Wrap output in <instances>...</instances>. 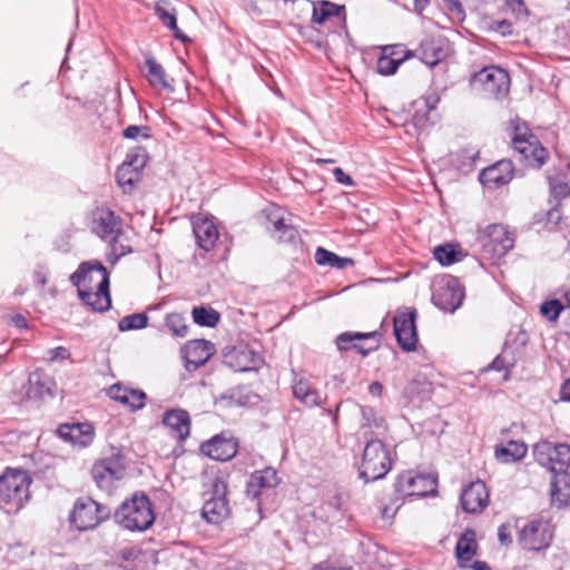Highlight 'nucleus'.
I'll return each mask as SVG.
<instances>
[{"label": "nucleus", "mask_w": 570, "mask_h": 570, "mask_svg": "<svg viewBox=\"0 0 570 570\" xmlns=\"http://www.w3.org/2000/svg\"><path fill=\"white\" fill-rule=\"evenodd\" d=\"M374 333H350L345 332L337 336L336 344L340 350L355 348L362 355L366 356L371 351L376 348L375 346L365 347L363 342L372 338Z\"/></svg>", "instance_id": "obj_28"}, {"label": "nucleus", "mask_w": 570, "mask_h": 570, "mask_svg": "<svg viewBox=\"0 0 570 570\" xmlns=\"http://www.w3.org/2000/svg\"><path fill=\"white\" fill-rule=\"evenodd\" d=\"M315 262L321 266H331L337 269H344L354 265V261L348 257H340L333 252L318 247L315 252Z\"/></svg>", "instance_id": "obj_32"}, {"label": "nucleus", "mask_w": 570, "mask_h": 570, "mask_svg": "<svg viewBox=\"0 0 570 570\" xmlns=\"http://www.w3.org/2000/svg\"><path fill=\"white\" fill-rule=\"evenodd\" d=\"M139 171L130 168V165L121 164L117 170V181L125 193L132 189L135 184L139 180Z\"/></svg>", "instance_id": "obj_38"}, {"label": "nucleus", "mask_w": 570, "mask_h": 570, "mask_svg": "<svg viewBox=\"0 0 570 570\" xmlns=\"http://www.w3.org/2000/svg\"><path fill=\"white\" fill-rule=\"evenodd\" d=\"M362 415V428L371 429L373 432L376 430L385 429V420L374 409L370 406H360Z\"/></svg>", "instance_id": "obj_37"}, {"label": "nucleus", "mask_w": 570, "mask_h": 570, "mask_svg": "<svg viewBox=\"0 0 570 570\" xmlns=\"http://www.w3.org/2000/svg\"><path fill=\"white\" fill-rule=\"evenodd\" d=\"M551 503L563 508L570 503V476L568 473H557L551 480Z\"/></svg>", "instance_id": "obj_26"}, {"label": "nucleus", "mask_w": 570, "mask_h": 570, "mask_svg": "<svg viewBox=\"0 0 570 570\" xmlns=\"http://www.w3.org/2000/svg\"><path fill=\"white\" fill-rule=\"evenodd\" d=\"M392 460L385 444L380 440L366 443L358 468L360 478L365 482L384 478L391 470Z\"/></svg>", "instance_id": "obj_4"}, {"label": "nucleus", "mask_w": 570, "mask_h": 570, "mask_svg": "<svg viewBox=\"0 0 570 570\" xmlns=\"http://www.w3.org/2000/svg\"><path fill=\"white\" fill-rule=\"evenodd\" d=\"M12 323L14 326L19 327V328H24L27 327V320L24 318L23 315L21 314H17L12 317Z\"/></svg>", "instance_id": "obj_58"}, {"label": "nucleus", "mask_w": 570, "mask_h": 570, "mask_svg": "<svg viewBox=\"0 0 570 570\" xmlns=\"http://www.w3.org/2000/svg\"><path fill=\"white\" fill-rule=\"evenodd\" d=\"M31 475L17 468H7L0 475V503L10 511H18L31 498Z\"/></svg>", "instance_id": "obj_2"}, {"label": "nucleus", "mask_w": 570, "mask_h": 570, "mask_svg": "<svg viewBox=\"0 0 570 570\" xmlns=\"http://www.w3.org/2000/svg\"><path fill=\"white\" fill-rule=\"evenodd\" d=\"M382 391H383V386L380 382H373L368 386V392L374 396H380L382 394Z\"/></svg>", "instance_id": "obj_57"}, {"label": "nucleus", "mask_w": 570, "mask_h": 570, "mask_svg": "<svg viewBox=\"0 0 570 570\" xmlns=\"http://www.w3.org/2000/svg\"><path fill=\"white\" fill-rule=\"evenodd\" d=\"M116 522L128 531H145L155 521L151 503L147 495L135 493L115 512Z\"/></svg>", "instance_id": "obj_3"}, {"label": "nucleus", "mask_w": 570, "mask_h": 570, "mask_svg": "<svg viewBox=\"0 0 570 570\" xmlns=\"http://www.w3.org/2000/svg\"><path fill=\"white\" fill-rule=\"evenodd\" d=\"M498 538L502 544L511 542L510 527L508 524H501L498 530Z\"/></svg>", "instance_id": "obj_54"}, {"label": "nucleus", "mask_w": 570, "mask_h": 570, "mask_svg": "<svg viewBox=\"0 0 570 570\" xmlns=\"http://www.w3.org/2000/svg\"><path fill=\"white\" fill-rule=\"evenodd\" d=\"M163 423L170 429L175 436L185 440L190 432L189 415L184 410H171L164 414Z\"/></svg>", "instance_id": "obj_25"}, {"label": "nucleus", "mask_w": 570, "mask_h": 570, "mask_svg": "<svg viewBox=\"0 0 570 570\" xmlns=\"http://www.w3.org/2000/svg\"><path fill=\"white\" fill-rule=\"evenodd\" d=\"M476 552L475 532L466 530L459 539L455 547L456 558L462 561H470Z\"/></svg>", "instance_id": "obj_33"}, {"label": "nucleus", "mask_w": 570, "mask_h": 570, "mask_svg": "<svg viewBox=\"0 0 570 570\" xmlns=\"http://www.w3.org/2000/svg\"><path fill=\"white\" fill-rule=\"evenodd\" d=\"M56 384L51 381L38 382V399H45L46 396L52 397Z\"/></svg>", "instance_id": "obj_50"}, {"label": "nucleus", "mask_w": 570, "mask_h": 570, "mask_svg": "<svg viewBox=\"0 0 570 570\" xmlns=\"http://www.w3.org/2000/svg\"><path fill=\"white\" fill-rule=\"evenodd\" d=\"M122 164L130 165V168L139 171L146 165V155L145 153H136L128 155Z\"/></svg>", "instance_id": "obj_47"}, {"label": "nucleus", "mask_w": 570, "mask_h": 570, "mask_svg": "<svg viewBox=\"0 0 570 570\" xmlns=\"http://www.w3.org/2000/svg\"><path fill=\"white\" fill-rule=\"evenodd\" d=\"M268 219L273 224L274 230L278 233L279 242H294L297 235L296 229L286 225L284 222V217L281 215V210L278 208L273 209L268 214Z\"/></svg>", "instance_id": "obj_34"}, {"label": "nucleus", "mask_w": 570, "mask_h": 570, "mask_svg": "<svg viewBox=\"0 0 570 570\" xmlns=\"http://www.w3.org/2000/svg\"><path fill=\"white\" fill-rule=\"evenodd\" d=\"M70 357V352L63 346L50 348L46 352L43 360L48 363L61 362Z\"/></svg>", "instance_id": "obj_45"}, {"label": "nucleus", "mask_w": 570, "mask_h": 570, "mask_svg": "<svg viewBox=\"0 0 570 570\" xmlns=\"http://www.w3.org/2000/svg\"><path fill=\"white\" fill-rule=\"evenodd\" d=\"M79 298L96 312L107 311L111 305L109 275L99 262H86L70 276Z\"/></svg>", "instance_id": "obj_1"}, {"label": "nucleus", "mask_w": 570, "mask_h": 570, "mask_svg": "<svg viewBox=\"0 0 570 570\" xmlns=\"http://www.w3.org/2000/svg\"><path fill=\"white\" fill-rule=\"evenodd\" d=\"M344 7H340L330 1H318L313 3L312 21L317 24L324 23L330 17H338Z\"/></svg>", "instance_id": "obj_35"}, {"label": "nucleus", "mask_w": 570, "mask_h": 570, "mask_svg": "<svg viewBox=\"0 0 570 570\" xmlns=\"http://www.w3.org/2000/svg\"><path fill=\"white\" fill-rule=\"evenodd\" d=\"M429 114L430 111L422 108H417L413 116V124L419 129H424L429 122Z\"/></svg>", "instance_id": "obj_49"}, {"label": "nucleus", "mask_w": 570, "mask_h": 570, "mask_svg": "<svg viewBox=\"0 0 570 570\" xmlns=\"http://www.w3.org/2000/svg\"><path fill=\"white\" fill-rule=\"evenodd\" d=\"M421 51H422V56H421L422 61L430 67H434L443 58L442 50L439 47H436L434 42L423 43Z\"/></svg>", "instance_id": "obj_41"}, {"label": "nucleus", "mask_w": 570, "mask_h": 570, "mask_svg": "<svg viewBox=\"0 0 570 570\" xmlns=\"http://www.w3.org/2000/svg\"><path fill=\"white\" fill-rule=\"evenodd\" d=\"M147 80L154 88L174 91V86L160 63L151 56L146 57Z\"/></svg>", "instance_id": "obj_27"}, {"label": "nucleus", "mask_w": 570, "mask_h": 570, "mask_svg": "<svg viewBox=\"0 0 570 570\" xmlns=\"http://www.w3.org/2000/svg\"><path fill=\"white\" fill-rule=\"evenodd\" d=\"M535 462L553 474L568 473L570 466V445L567 443H552L541 440L533 446Z\"/></svg>", "instance_id": "obj_6"}, {"label": "nucleus", "mask_w": 570, "mask_h": 570, "mask_svg": "<svg viewBox=\"0 0 570 570\" xmlns=\"http://www.w3.org/2000/svg\"><path fill=\"white\" fill-rule=\"evenodd\" d=\"M193 232L198 246L206 252L214 248L219 236L214 222L203 215L193 218Z\"/></svg>", "instance_id": "obj_21"}, {"label": "nucleus", "mask_w": 570, "mask_h": 570, "mask_svg": "<svg viewBox=\"0 0 570 570\" xmlns=\"http://www.w3.org/2000/svg\"><path fill=\"white\" fill-rule=\"evenodd\" d=\"M214 352V345L206 340L189 341L183 348L187 370H196L204 365Z\"/></svg>", "instance_id": "obj_19"}, {"label": "nucleus", "mask_w": 570, "mask_h": 570, "mask_svg": "<svg viewBox=\"0 0 570 570\" xmlns=\"http://www.w3.org/2000/svg\"><path fill=\"white\" fill-rule=\"evenodd\" d=\"M412 57L414 52L402 43L384 46L376 62L377 72L382 76H392L404 61Z\"/></svg>", "instance_id": "obj_15"}, {"label": "nucleus", "mask_w": 570, "mask_h": 570, "mask_svg": "<svg viewBox=\"0 0 570 570\" xmlns=\"http://www.w3.org/2000/svg\"><path fill=\"white\" fill-rule=\"evenodd\" d=\"M489 367L491 370L501 371L504 367L502 358L500 356L495 357Z\"/></svg>", "instance_id": "obj_60"}, {"label": "nucleus", "mask_w": 570, "mask_h": 570, "mask_svg": "<svg viewBox=\"0 0 570 570\" xmlns=\"http://www.w3.org/2000/svg\"><path fill=\"white\" fill-rule=\"evenodd\" d=\"M472 569L473 570H491L490 566L484 562V561H475L473 564H472Z\"/></svg>", "instance_id": "obj_62"}, {"label": "nucleus", "mask_w": 570, "mask_h": 570, "mask_svg": "<svg viewBox=\"0 0 570 570\" xmlns=\"http://www.w3.org/2000/svg\"><path fill=\"white\" fill-rule=\"evenodd\" d=\"M200 450L205 455L216 461L230 460L237 453L236 443L222 436H215L203 443Z\"/></svg>", "instance_id": "obj_23"}, {"label": "nucleus", "mask_w": 570, "mask_h": 570, "mask_svg": "<svg viewBox=\"0 0 570 570\" xmlns=\"http://www.w3.org/2000/svg\"><path fill=\"white\" fill-rule=\"evenodd\" d=\"M110 514V509L91 498H80L70 513V523L79 531L94 529Z\"/></svg>", "instance_id": "obj_8"}, {"label": "nucleus", "mask_w": 570, "mask_h": 570, "mask_svg": "<svg viewBox=\"0 0 570 570\" xmlns=\"http://www.w3.org/2000/svg\"><path fill=\"white\" fill-rule=\"evenodd\" d=\"M155 12L163 24L174 32L176 39L181 40L183 42L188 40V38L178 28L175 8L168 1H157L155 4Z\"/></svg>", "instance_id": "obj_29"}, {"label": "nucleus", "mask_w": 570, "mask_h": 570, "mask_svg": "<svg viewBox=\"0 0 570 570\" xmlns=\"http://www.w3.org/2000/svg\"><path fill=\"white\" fill-rule=\"evenodd\" d=\"M313 570H352L351 568L315 567Z\"/></svg>", "instance_id": "obj_63"}, {"label": "nucleus", "mask_w": 570, "mask_h": 570, "mask_svg": "<svg viewBox=\"0 0 570 570\" xmlns=\"http://www.w3.org/2000/svg\"><path fill=\"white\" fill-rule=\"evenodd\" d=\"M508 6L515 14L517 19L522 20L527 18L528 10L522 0H509Z\"/></svg>", "instance_id": "obj_48"}, {"label": "nucleus", "mask_w": 570, "mask_h": 570, "mask_svg": "<svg viewBox=\"0 0 570 570\" xmlns=\"http://www.w3.org/2000/svg\"><path fill=\"white\" fill-rule=\"evenodd\" d=\"M227 491L228 485L223 476L216 475L210 479L202 509V515L208 523L218 524L228 518L230 505Z\"/></svg>", "instance_id": "obj_5"}, {"label": "nucleus", "mask_w": 570, "mask_h": 570, "mask_svg": "<svg viewBox=\"0 0 570 570\" xmlns=\"http://www.w3.org/2000/svg\"><path fill=\"white\" fill-rule=\"evenodd\" d=\"M110 244V253L108 261L115 264L120 257L131 253V245L128 238L124 235L122 230L117 233L115 237L107 239Z\"/></svg>", "instance_id": "obj_36"}, {"label": "nucleus", "mask_w": 570, "mask_h": 570, "mask_svg": "<svg viewBox=\"0 0 570 570\" xmlns=\"http://www.w3.org/2000/svg\"><path fill=\"white\" fill-rule=\"evenodd\" d=\"M560 397L562 401L570 402V380L566 381L560 390Z\"/></svg>", "instance_id": "obj_56"}, {"label": "nucleus", "mask_w": 570, "mask_h": 570, "mask_svg": "<svg viewBox=\"0 0 570 570\" xmlns=\"http://www.w3.org/2000/svg\"><path fill=\"white\" fill-rule=\"evenodd\" d=\"M148 317L145 314H131L119 321L118 327L121 332L140 330L147 326Z\"/></svg>", "instance_id": "obj_43"}, {"label": "nucleus", "mask_w": 570, "mask_h": 570, "mask_svg": "<svg viewBox=\"0 0 570 570\" xmlns=\"http://www.w3.org/2000/svg\"><path fill=\"white\" fill-rule=\"evenodd\" d=\"M122 222L108 208H96L91 214V229L101 239L115 237L121 232Z\"/></svg>", "instance_id": "obj_16"}, {"label": "nucleus", "mask_w": 570, "mask_h": 570, "mask_svg": "<svg viewBox=\"0 0 570 570\" xmlns=\"http://www.w3.org/2000/svg\"><path fill=\"white\" fill-rule=\"evenodd\" d=\"M107 393L110 399L132 410L141 409L145 405L146 394L142 391L125 386L120 383L111 385Z\"/></svg>", "instance_id": "obj_24"}, {"label": "nucleus", "mask_w": 570, "mask_h": 570, "mask_svg": "<svg viewBox=\"0 0 570 570\" xmlns=\"http://www.w3.org/2000/svg\"><path fill=\"white\" fill-rule=\"evenodd\" d=\"M498 30L502 33V35H507V33H511L512 30H511V23L503 20L501 21L499 24H498Z\"/></svg>", "instance_id": "obj_59"}, {"label": "nucleus", "mask_w": 570, "mask_h": 570, "mask_svg": "<svg viewBox=\"0 0 570 570\" xmlns=\"http://www.w3.org/2000/svg\"><path fill=\"white\" fill-rule=\"evenodd\" d=\"M446 291L451 292L452 301L449 303L448 306H444L443 308L454 312L461 305L463 294L460 291H453L451 287H448Z\"/></svg>", "instance_id": "obj_52"}, {"label": "nucleus", "mask_w": 570, "mask_h": 570, "mask_svg": "<svg viewBox=\"0 0 570 570\" xmlns=\"http://www.w3.org/2000/svg\"><path fill=\"white\" fill-rule=\"evenodd\" d=\"M416 311L409 307H402L396 311L394 316V335L402 350L415 351L417 345L416 333Z\"/></svg>", "instance_id": "obj_13"}, {"label": "nucleus", "mask_w": 570, "mask_h": 570, "mask_svg": "<svg viewBox=\"0 0 570 570\" xmlns=\"http://www.w3.org/2000/svg\"><path fill=\"white\" fill-rule=\"evenodd\" d=\"M489 503V493L484 482L470 483L461 494V504L469 513L481 512Z\"/></svg>", "instance_id": "obj_18"}, {"label": "nucleus", "mask_w": 570, "mask_h": 570, "mask_svg": "<svg viewBox=\"0 0 570 570\" xmlns=\"http://www.w3.org/2000/svg\"><path fill=\"white\" fill-rule=\"evenodd\" d=\"M293 394L295 399L306 406H317L322 399L317 390L313 389L309 382L303 377L294 380Z\"/></svg>", "instance_id": "obj_31"}, {"label": "nucleus", "mask_w": 570, "mask_h": 570, "mask_svg": "<svg viewBox=\"0 0 570 570\" xmlns=\"http://www.w3.org/2000/svg\"><path fill=\"white\" fill-rule=\"evenodd\" d=\"M333 174H334V177L336 179V181H338L340 184H343L345 186H353L354 185V181L353 179L343 171V169L341 168H335L333 170Z\"/></svg>", "instance_id": "obj_53"}, {"label": "nucleus", "mask_w": 570, "mask_h": 570, "mask_svg": "<svg viewBox=\"0 0 570 570\" xmlns=\"http://www.w3.org/2000/svg\"><path fill=\"white\" fill-rule=\"evenodd\" d=\"M528 452V446L522 441H509L495 446V458L502 463H512L522 460Z\"/></svg>", "instance_id": "obj_30"}, {"label": "nucleus", "mask_w": 570, "mask_h": 570, "mask_svg": "<svg viewBox=\"0 0 570 570\" xmlns=\"http://www.w3.org/2000/svg\"><path fill=\"white\" fill-rule=\"evenodd\" d=\"M430 0H414V9L416 12H422L428 6Z\"/></svg>", "instance_id": "obj_61"}, {"label": "nucleus", "mask_w": 570, "mask_h": 570, "mask_svg": "<svg viewBox=\"0 0 570 570\" xmlns=\"http://www.w3.org/2000/svg\"><path fill=\"white\" fill-rule=\"evenodd\" d=\"M513 178V165L510 160H500L480 173V181L489 188L507 185Z\"/></svg>", "instance_id": "obj_20"}, {"label": "nucleus", "mask_w": 570, "mask_h": 570, "mask_svg": "<svg viewBox=\"0 0 570 570\" xmlns=\"http://www.w3.org/2000/svg\"><path fill=\"white\" fill-rule=\"evenodd\" d=\"M479 240L484 254L493 259L504 257L514 246L513 234L501 224H491L481 229Z\"/></svg>", "instance_id": "obj_7"}, {"label": "nucleus", "mask_w": 570, "mask_h": 570, "mask_svg": "<svg viewBox=\"0 0 570 570\" xmlns=\"http://www.w3.org/2000/svg\"><path fill=\"white\" fill-rule=\"evenodd\" d=\"M552 528L548 521L533 520L525 524L519 537L520 544L528 550H541L550 544Z\"/></svg>", "instance_id": "obj_14"}, {"label": "nucleus", "mask_w": 570, "mask_h": 570, "mask_svg": "<svg viewBox=\"0 0 570 570\" xmlns=\"http://www.w3.org/2000/svg\"><path fill=\"white\" fill-rule=\"evenodd\" d=\"M165 326L174 336L185 337L188 334V326L185 317L179 313H170L166 316Z\"/></svg>", "instance_id": "obj_40"}, {"label": "nucleus", "mask_w": 570, "mask_h": 570, "mask_svg": "<svg viewBox=\"0 0 570 570\" xmlns=\"http://www.w3.org/2000/svg\"><path fill=\"white\" fill-rule=\"evenodd\" d=\"M91 475L100 490L111 492L116 483L126 475V466L121 455L112 454L97 460L91 468Z\"/></svg>", "instance_id": "obj_9"}, {"label": "nucleus", "mask_w": 570, "mask_h": 570, "mask_svg": "<svg viewBox=\"0 0 570 570\" xmlns=\"http://www.w3.org/2000/svg\"><path fill=\"white\" fill-rule=\"evenodd\" d=\"M551 194L556 198H564L570 195V187L566 183H557L551 185Z\"/></svg>", "instance_id": "obj_51"}, {"label": "nucleus", "mask_w": 570, "mask_h": 570, "mask_svg": "<svg viewBox=\"0 0 570 570\" xmlns=\"http://www.w3.org/2000/svg\"><path fill=\"white\" fill-rule=\"evenodd\" d=\"M395 490L403 497H425L436 491V476L406 471L399 475Z\"/></svg>", "instance_id": "obj_10"}, {"label": "nucleus", "mask_w": 570, "mask_h": 570, "mask_svg": "<svg viewBox=\"0 0 570 570\" xmlns=\"http://www.w3.org/2000/svg\"><path fill=\"white\" fill-rule=\"evenodd\" d=\"M434 258L443 266L451 265L460 258L459 252L452 245L438 246L434 249Z\"/></svg>", "instance_id": "obj_42"}, {"label": "nucleus", "mask_w": 570, "mask_h": 570, "mask_svg": "<svg viewBox=\"0 0 570 570\" xmlns=\"http://www.w3.org/2000/svg\"><path fill=\"white\" fill-rule=\"evenodd\" d=\"M122 135L127 139H138L139 137H142L145 139L149 138L148 128L136 125L128 126L124 130Z\"/></svg>", "instance_id": "obj_46"}, {"label": "nucleus", "mask_w": 570, "mask_h": 570, "mask_svg": "<svg viewBox=\"0 0 570 570\" xmlns=\"http://www.w3.org/2000/svg\"><path fill=\"white\" fill-rule=\"evenodd\" d=\"M512 144L514 149L530 166L539 168L548 158V150L539 142L534 135L528 134V128L515 127Z\"/></svg>", "instance_id": "obj_11"}, {"label": "nucleus", "mask_w": 570, "mask_h": 570, "mask_svg": "<svg viewBox=\"0 0 570 570\" xmlns=\"http://www.w3.org/2000/svg\"><path fill=\"white\" fill-rule=\"evenodd\" d=\"M277 472L273 468H266L254 472L246 487L248 498L256 500L264 490L273 489L278 484Z\"/></svg>", "instance_id": "obj_22"}, {"label": "nucleus", "mask_w": 570, "mask_h": 570, "mask_svg": "<svg viewBox=\"0 0 570 570\" xmlns=\"http://www.w3.org/2000/svg\"><path fill=\"white\" fill-rule=\"evenodd\" d=\"M193 320L196 324L207 327H215L219 321V314L213 308L194 307Z\"/></svg>", "instance_id": "obj_39"}, {"label": "nucleus", "mask_w": 570, "mask_h": 570, "mask_svg": "<svg viewBox=\"0 0 570 570\" xmlns=\"http://www.w3.org/2000/svg\"><path fill=\"white\" fill-rule=\"evenodd\" d=\"M58 435L79 449L88 448L95 440V428L91 423L62 424L57 430Z\"/></svg>", "instance_id": "obj_17"}, {"label": "nucleus", "mask_w": 570, "mask_h": 570, "mask_svg": "<svg viewBox=\"0 0 570 570\" xmlns=\"http://www.w3.org/2000/svg\"><path fill=\"white\" fill-rule=\"evenodd\" d=\"M562 311L563 305L558 299L547 301L540 307L541 314L550 322H556Z\"/></svg>", "instance_id": "obj_44"}, {"label": "nucleus", "mask_w": 570, "mask_h": 570, "mask_svg": "<svg viewBox=\"0 0 570 570\" xmlns=\"http://www.w3.org/2000/svg\"><path fill=\"white\" fill-rule=\"evenodd\" d=\"M255 365H256V361H255V360H252V365H247V364H245V365H243L239 370H240V371H248V370H250L252 367H254Z\"/></svg>", "instance_id": "obj_64"}, {"label": "nucleus", "mask_w": 570, "mask_h": 570, "mask_svg": "<svg viewBox=\"0 0 570 570\" xmlns=\"http://www.w3.org/2000/svg\"><path fill=\"white\" fill-rule=\"evenodd\" d=\"M440 98L436 95H430L424 99L423 108L429 110L430 112L435 109Z\"/></svg>", "instance_id": "obj_55"}, {"label": "nucleus", "mask_w": 570, "mask_h": 570, "mask_svg": "<svg viewBox=\"0 0 570 570\" xmlns=\"http://www.w3.org/2000/svg\"><path fill=\"white\" fill-rule=\"evenodd\" d=\"M472 83L492 97L505 96L509 91L510 77L508 72L499 67H485L473 75Z\"/></svg>", "instance_id": "obj_12"}]
</instances>
